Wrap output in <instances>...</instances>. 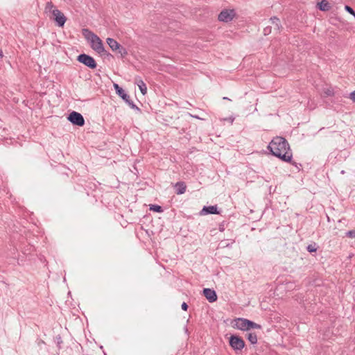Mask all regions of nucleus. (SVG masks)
I'll use <instances>...</instances> for the list:
<instances>
[{
    "label": "nucleus",
    "mask_w": 355,
    "mask_h": 355,
    "mask_svg": "<svg viewBox=\"0 0 355 355\" xmlns=\"http://www.w3.org/2000/svg\"><path fill=\"white\" fill-rule=\"evenodd\" d=\"M271 155L285 162H291L293 153L288 141L283 137H274L267 146Z\"/></svg>",
    "instance_id": "f257e3e1"
},
{
    "label": "nucleus",
    "mask_w": 355,
    "mask_h": 355,
    "mask_svg": "<svg viewBox=\"0 0 355 355\" xmlns=\"http://www.w3.org/2000/svg\"><path fill=\"white\" fill-rule=\"evenodd\" d=\"M46 10H49V18L53 21L55 25L59 28H63L66 21L67 17L60 10H58L51 1L46 3Z\"/></svg>",
    "instance_id": "f03ea898"
},
{
    "label": "nucleus",
    "mask_w": 355,
    "mask_h": 355,
    "mask_svg": "<svg viewBox=\"0 0 355 355\" xmlns=\"http://www.w3.org/2000/svg\"><path fill=\"white\" fill-rule=\"evenodd\" d=\"M55 330V334L53 336V340L48 345V352L53 355H59L62 344V340L60 332L62 331V327L59 323H56L53 328Z\"/></svg>",
    "instance_id": "7ed1b4c3"
},
{
    "label": "nucleus",
    "mask_w": 355,
    "mask_h": 355,
    "mask_svg": "<svg viewBox=\"0 0 355 355\" xmlns=\"http://www.w3.org/2000/svg\"><path fill=\"white\" fill-rule=\"evenodd\" d=\"M83 33L87 40H90L91 48L98 53L105 52L103 44L100 37L87 28L83 29Z\"/></svg>",
    "instance_id": "20e7f679"
},
{
    "label": "nucleus",
    "mask_w": 355,
    "mask_h": 355,
    "mask_svg": "<svg viewBox=\"0 0 355 355\" xmlns=\"http://www.w3.org/2000/svg\"><path fill=\"white\" fill-rule=\"evenodd\" d=\"M235 328L241 331H249L251 329H262L260 324L246 318H239L235 320Z\"/></svg>",
    "instance_id": "39448f33"
},
{
    "label": "nucleus",
    "mask_w": 355,
    "mask_h": 355,
    "mask_svg": "<svg viewBox=\"0 0 355 355\" xmlns=\"http://www.w3.org/2000/svg\"><path fill=\"white\" fill-rule=\"evenodd\" d=\"M229 345L236 354H239L245 347V343L240 336L232 334L229 338Z\"/></svg>",
    "instance_id": "423d86ee"
},
{
    "label": "nucleus",
    "mask_w": 355,
    "mask_h": 355,
    "mask_svg": "<svg viewBox=\"0 0 355 355\" xmlns=\"http://www.w3.org/2000/svg\"><path fill=\"white\" fill-rule=\"evenodd\" d=\"M114 88L118 96H119L131 108L140 111V109L130 99V96L126 94L124 89L118 84L114 83Z\"/></svg>",
    "instance_id": "0eeeda50"
},
{
    "label": "nucleus",
    "mask_w": 355,
    "mask_h": 355,
    "mask_svg": "<svg viewBox=\"0 0 355 355\" xmlns=\"http://www.w3.org/2000/svg\"><path fill=\"white\" fill-rule=\"evenodd\" d=\"M77 60L91 69H94L97 67L96 62L94 58L85 53H81L78 55Z\"/></svg>",
    "instance_id": "6e6552de"
},
{
    "label": "nucleus",
    "mask_w": 355,
    "mask_h": 355,
    "mask_svg": "<svg viewBox=\"0 0 355 355\" xmlns=\"http://www.w3.org/2000/svg\"><path fill=\"white\" fill-rule=\"evenodd\" d=\"M67 119L74 125L82 127L85 125V119L81 114L76 111L71 112Z\"/></svg>",
    "instance_id": "1a4fd4ad"
},
{
    "label": "nucleus",
    "mask_w": 355,
    "mask_h": 355,
    "mask_svg": "<svg viewBox=\"0 0 355 355\" xmlns=\"http://www.w3.org/2000/svg\"><path fill=\"white\" fill-rule=\"evenodd\" d=\"M235 15H236V12L234 11V10L225 9L219 13L218 19L220 21H223V22H230L234 19Z\"/></svg>",
    "instance_id": "9d476101"
},
{
    "label": "nucleus",
    "mask_w": 355,
    "mask_h": 355,
    "mask_svg": "<svg viewBox=\"0 0 355 355\" xmlns=\"http://www.w3.org/2000/svg\"><path fill=\"white\" fill-rule=\"evenodd\" d=\"M202 293L209 302H214L217 300V295L214 290L206 288L203 289Z\"/></svg>",
    "instance_id": "9b49d317"
},
{
    "label": "nucleus",
    "mask_w": 355,
    "mask_h": 355,
    "mask_svg": "<svg viewBox=\"0 0 355 355\" xmlns=\"http://www.w3.org/2000/svg\"><path fill=\"white\" fill-rule=\"evenodd\" d=\"M219 214H220V211H218L217 205L204 206L202 209L200 211L201 215Z\"/></svg>",
    "instance_id": "f8f14e48"
},
{
    "label": "nucleus",
    "mask_w": 355,
    "mask_h": 355,
    "mask_svg": "<svg viewBox=\"0 0 355 355\" xmlns=\"http://www.w3.org/2000/svg\"><path fill=\"white\" fill-rule=\"evenodd\" d=\"M269 21H270L271 24L273 25L274 31L277 33H279L281 29L282 28L280 19L277 17L274 16L270 17Z\"/></svg>",
    "instance_id": "ddd939ff"
},
{
    "label": "nucleus",
    "mask_w": 355,
    "mask_h": 355,
    "mask_svg": "<svg viewBox=\"0 0 355 355\" xmlns=\"http://www.w3.org/2000/svg\"><path fill=\"white\" fill-rule=\"evenodd\" d=\"M174 188L175 189V193L178 195H181L186 192L187 185L184 182L180 181L175 183Z\"/></svg>",
    "instance_id": "4468645a"
},
{
    "label": "nucleus",
    "mask_w": 355,
    "mask_h": 355,
    "mask_svg": "<svg viewBox=\"0 0 355 355\" xmlns=\"http://www.w3.org/2000/svg\"><path fill=\"white\" fill-rule=\"evenodd\" d=\"M107 44L109 45L112 51H116L121 44L114 39L108 37L106 40Z\"/></svg>",
    "instance_id": "2eb2a0df"
},
{
    "label": "nucleus",
    "mask_w": 355,
    "mask_h": 355,
    "mask_svg": "<svg viewBox=\"0 0 355 355\" xmlns=\"http://www.w3.org/2000/svg\"><path fill=\"white\" fill-rule=\"evenodd\" d=\"M135 83L138 85L141 94L145 95L147 93V87L144 82L141 79L136 78Z\"/></svg>",
    "instance_id": "dca6fc26"
},
{
    "label": "nucleus",
    "mask_w": 355,
    "mask_h": 355,
    "mask_svg": "<svg viewBox=\"0 0 355 355\" xmlns=\"http://www.w3.org/2000/svg\"><path fill=\"white\" fill-rule=\"evenodd\" d=\"M318 8L321 11H329L331 9V6L327 0H322L318 3Z\"/></svg>",
    "instance_id": "f3484780"
},
{
    "label": "nucleus",
    "mask_w": 355,
    "mask_h": 355,
    "mask_svg": "<svg viewBox=\"0 0 355 355\" xmlns=\"http://www.w3.org/2000/svg\"><path fill=\"white\" fill-rule=\"evenodd\" d=\"M247 339L252 345H254L257 343V336L255 333H252V332L248 333L247 334Z\"/></svg>",
    "instance_id": "a211bd4d"
},
{
    "label": "nucleus",
    "mask_w": 355,
    "mask_h": 355,
    "mask_svg": "<svg viewBox=\"0 0 355 355\" xmlns=\"http://www.w3.org/2000/svg\"><path fill=\"white\" fill-rule=\"evenodd\" d=\"M116 53H118L120 55V57L121 58H125L128 55V51L123 46H120L119 48L117 49L116 51H114Z\"/></svg>",
    "instance_id": "6ab92c4d"
},
{
    "label": "nucleus",
    "mask_w": 355,
    "mask_h": 355,
    "mask_svg": "<svg viewBox=\"0 0 355 355\" xmlns=\"http://www.w3.org/2000/svg\"><path fill=\"white\" fill-rule=\"evenodd\" d=\"M149 209L157 213H162L163 211L162 207L158 205H150Z\"/></svg>",
    "instance_id": "aec40b11"
},
{
    "label": "nucleus",
    "mask_w": 355,
    "mask_h": 355,
    "mask_svg": "<svg viewBox=\"0 0 355 355\" xmlns=\"http://www.w3.org/2000/svg\"><path fill=\"white\" fill-rule=\"evenodd\" d=\"M306 250L310 253L315 252L318 250V246L315 243H313V244H309L306 247Z\"/></svg>",
    "instance_id": "412c9836"
},
{
    "label": "nucleus",
    "mask_w": 355,
    "mask_h": 355,
    "mask_svg": "<svg viewBox=\"0 0 355 355\" xmlns=\"http://www.w3.org/2000/svg\"><path fill=\"white\" fill-rule=\"evenodd\" d=\"M234 242V239L231 240V243H227L226 240H224L220 242V244L223 245V248H230Z\"/></svg>",
    "instance_id": "4be33fe9"
},
{
    "label": "nucleus",
    "mask_w": 355,
    "mask_h": 355,
    "mask_svg": "<svg viewBox=\"0 0 355 355\" xmlns=\"http://www.w3.org/2000/svg\"><path fill=\"white\" fill-rule=\"evenodd\" d=\"M345 9L347 12H348L349 13H350L351 15H352L354 17H355V11L354 10L350 7L349 6H347L346 5L345 6Z\"/></svg>",
    "instance_id": "5701e85b"
},
{
    "label": "nucleus",
    "mask_w": 355,
    "mask_h": 355,
    "mask_svg": "<svg viewBox=\"0 0 355 355\" xmlns=\"http://www.w3.org/2000/svg\"><path fill=\"white\" fill-rule=\"evenodd\" d=\"M263 34L264 35H268L272 32V27L270 26H268L263 28Z\"/></svg>",
    "instance_id": "b1692460"
},
{
    "label": "nucleus",
    "mask_w": 355,
    "mask_h": 355,
    "mask_svg": "<svg viewBox=\"0 0 355 355\" xmlns=\"http://www.w3.org/2000/svg\"><path fill=\"white\" fill-rule=\"evenodd\" d=\"M345 236L349 238H354L355 239V230H353L347 231L345 233Z\"/></svg>",
    "instance_id": "393cba45"
},
{
    "label": "nucleus",
    "mask_w": 355,
    "mask_h": 355,
    "mask_svg": "<svg viewBox=\"0 0 355 355\" xmlns=\"http://www.w3.org/2000/svg\"><path fill=\"white\" fill-rule=\"evenodd\" d=\"M324 93L327 96H334V92L333 89H326L324 90Z\"/></svg>",
    "instance_id": "a878e982"
},
{
    "label": "nucleus",
    "mask_w": 355,
    "mask_h": 355,
    "mask_svg": "<svg viewBox=\"0 0 355 355\" xmlns=\"http://www.w3.org/2000/svg\"><path fill=\"white\" fill-rule=\"evenodd\" d=\"M290 163L292 165L295 166L297 168L298 171L300 170V167H302V164H298V163H297L295 162H292V161Z\"/></svg>",
    "instance_id": "bb28decb"
},
{
    "label": "nucleus",
    "mask_w": 355,
    "mask_h": 355,
    "mask_svg": "<svg viewBox=\"0 0 355 355\" xmlns=\"http://www.w3.org/2000/svg\"><path fill=\"white\" fill-rule=\"evenodd\" d=\"M181 308L184 311H187L189 306L186 302H184L181 305Z\"/></svg>",
    "instance_id": "cd10ccee"
},
{
    "label": "nucleus",
    "mask_w": 355,
    "mask_h": 355,
    "mask_svg": "<svg viewBox=\"0 0 355 355\" xmlns=\"http://www.w3.org/2000/svg\"><path fill=\"white\" fill-rule=\"evenodd\" d=\"M350 98L355 102V90L350 93L349 94Z\"/></svg>",
    "instance_id": "c85d7f7f"
},
{
    "label": "nucleus",
    "mask_w": 355,
    "mask_h": 355,
    "mask_svg": "<svg viewBox=\"0 0 355 355\" xmlns=\"http://www.w3.org/2000/svg\"><path fill=\"white\" fill-rule=\"evenodd\" d=\"M218 229L220 232H223L225 230L224 225L223 224L220 225Z\"/></svg>",
    "instance_id": "c756f323"
},
{
    "label": "nucleus",
    "mask_w": 355,
    "mask_h": 355,
    "mask_svg": "<svg viewBox=\"0 0 355 355\" xmlns=\"http://www.w3.org/2000/svg\"><path fill=\"white\" fill-rule=\"evenodd\" d=\"M107 57H112V55L109 52L106 51L103 52Z\"/></svg>",
    "instance_id": "7c9ffc66"
},
{
    "label": "nucleus",
    "mask_w": 355,
    "mask_h": 355,
    "mask_svg": "<svg viewBox=\"0 0 355 355\" xmlns=\"http://www.w3.org/2000/svg\"><path fill=\"white\" fill-rule=\"evenodd\" d=\"M3 56L2 51L0 50V57L2 58Z\"/></svg>",
    "instance_id": "2f4dec72"
},
{
    "label": "nucleus",
    "mask_w": 355,
    "mask_h": 355,
    "mask_svg": "<svg viewBox=\"0 0 355 355\" xmlns=\"http://www.w3.org/2000/svg\"><path fill=\"white\" fill-rule=\"evenodd\" d=\"M51 319L53 320L55 319V316L54 315H51Z\"/></svg>",
    "instance_id": "473e14b6"
},
{
    "label": "nucleus",
    "mask_w": 355,
    "mask_h": 355,
    "mask_svg": "<svg viewBox=\"0 0 355 355\" xmlns=\"http://www.w3.org/2000/svg\"><path fill=\"white\" fill-rule=\"evenodd\" d=\"M49 312H50V311H48V313H49ZM50 316H51V315H50V314H49V315H48V319H49V318H50Z\"/></svg>",
    "instance_id": "72a5a7b5"
},
{
    "label": "nucleus",
    "mask_w": 355,
    "mask_h": 355,
    "mask_svg": "<svg viewBox=\"0 0 355 355\" xmlns=\"http://www.w3.org/2000/svg\"><path fill=\"white\" fill-rule=\"evenodd\" d=\"M223 99H225V100H230V99H229L228 98H227V97H224V98H223Z\"/></svg>",
    "instance_id": "f704fd0d"
}]
</instances>
